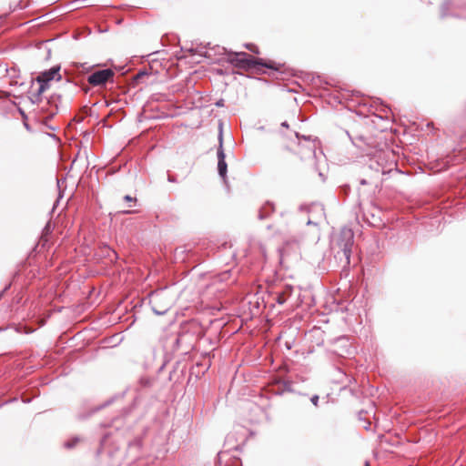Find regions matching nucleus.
I'll return each instance as SVG.
<instances>
[{"mask_svg":"<svg viewBox=\"0 0 466 466\" xmlns=\"http://www.w3.org/2000/svg\"><path fill=\"white\" fill-rule=\"evenodd\" d=\"M245 46H246V48H248V50H250V51H252V52H254V53H256V54H258V51L257 47H256V46H253V45H251V44H246V45H245Z\"/></svg>","mask_w":466,"mask_h":466,"instance_id":"14","label":"nucleus"},{"mask_svg":"<svg viewBox=\"0 0 466 466\" xmlns=\"http://www.w3.org/2000/svg\"><path fill=\"white\" fill-rule=\"evenodd\" d=\"M277 301H278V303H279V304H283V303L285 302V299H284L282 297L279 296V298H278Z\"/></svg>","mask_w":466,"mask_h":466,"instance_id":"19","label":"nucleus"},{"mask_svg":"<svg viewBox=\"0 0 466 466\" xmlns=\"http://www.w3.org/2000/svg\"><path fill=\"white\" fill-rule=\"evenodd\" d=\"M167 180H168L169 182H172V183L177 182V179H176L174 177H172V176H168Z\"/></svg>","mask_w":466,"mask_h":466,"instance_id":"18","label":"nucleus"},{"mask_svg":"<svg viewBox=\"0 0 466 466\" xmlns=\"http://www.w3.org/2000/svg\"><path fill=\"white\" fill-rule=\"evenodd\" d=\"M59 72H60V66H56L48 70L39 73V75L36 76V81L39 83V87H38L36 93L34 95L36 101L39 99L40 96L46 89H48L50 81L55 80V79L59 81L61 79V75Z\"/></svg>","mask_w":466,"mask_h":466,"instance_id":"3","label":"nucleus"},{"mask_svg":"<svg viewBox=\"0 0 466 466\" xmlns=\"http://www.w3.org/2000/svg\"><path fill=\"white\" fill-rule=\"evenodd\" d=\"M50 231V223H47L44 228L45 233H48Z\"/></svg>","mask_w":466,"mask_h":466,"instance_id":"17","label":"nucleus"},{"mask_svg":"<svg viewBox=\"0 0 466 466\" xmlns=\"http://www.w3.org/2000/svg\"><path fill=\"white\" fill-rule=\"evenodd\" d=\"M148 76V73L147 71H139L136 76H135V80L136 81H139L141 80L143 77L145 76Z\"/></svg>","mask_w":466,"mask_h":466,"instance_id":"13","label":"nucleus"},{"mask_svg":"<svg viewBox=\"0 0 466 466\" xmlns=\"http://www.w3.org/2000/svg\"><path fill=\"white\" fill-rule=\"evenodd\" d=\"M331 351L339 356L345 358L352 353V348L347 337H339L334 340Z\"/></svg>","mask_w":466,"mask_h":466,"instance_id":"7","label":"nucleus"},{"mask_svg":"<svg viewBox=\"0 0 466 466\" xmlns=\"http://www.w3.org/2000/svg\"><path fill=\"white\" fill-rule=\"evenodd\" d=\"M78 441H79V439H78V438H74L73 440H71V441H68L65 442V444H64V445H65V447H66V448H67V449H71V448H73V447H75V446H76V442H77Z\"/></svg>","mask_w":466,"mask_h":466,"instance_id":"12","label":"nucleus"},{"mask_svg":"<svg viewBox=\"0 0 466 466\" xmlns=\"http://www.w3.org/2000/svg\"><path fill=\"white\" fill-rule=\"evenodd\" d=\"M107 453H108L110 456H112V455H113V453H112L110 451H107Z\"/></svg>","mask_w":466,"mask_h":466,"instance_id":"22","label":"nucleus"},{"mask_svg":"<svg viewBox=\"0 0 466 466\" xmlns=\"http://www.w3.org/2000/svg\"><path fill=\"white\" fill-rule=\"evenodd\" d=\"M115 73L110 68L96 70L87 76V82L93 86H102L113 80Z\"/></svg>","mask_w":466,"mask_h":466,"instance_id":"6","label":"nucleus"},{"mask_svg":"<svg viewBox=\"0 0 466 466\" xmlns=\"http://www.w3.org/2000/svg\"><path fill=\"white\" fill-rule=\"evenodd\" d=\"M366 155L370 157L371 160H375L377 165L381 167V172H385V167H389L390 168L393 160L390 161V158L393 157V154L389 149H384L383 147L377 148L374 150H366Z\"/></svg>","mask_w":466,"mask_h":466,"instance_id":"4","label":"nucleus"},{"mask_svg":"<svg viewBox=\"0 0 466 466\" xmlns=\"http://www.w3.org/2000/svg\"><path fill=\"white\" fill-rule=\"evenodd\" d=\"M311 223H312V221H311V220H308V222H307V224H308V225H309V224H311Z\"/></svg>","mask_w":466,"mask_h":466,"instance_id":"23","label":"nucleus"},{"mask_svg":"<svg viewBox=\"0 0 466 466\" xmlns=\"http://www.w3.org/2000/svg\"><path fill=\"white\" fill-rule=\"evenodd\" d=\"M227 56L228 62L239 69L249 70L256 68L258 66H261L267 68L278 70V67L275 66L274 62H264L262 59L254 58L245 52L230 51L227 52Z\"/></svg>","mask_w":466,"mask_h":466,"instance_id":"1","label":"nucleus"},{"mask_svg":"<svg viewBox=\"0 0 466 466\" xmlns=\"http://www.w3.org/2000/svg\"><path fill=\"white\" fill-rule=\"evenodd\" d=\"M124 199H125L126 201H129V202H130V201L135 200V198H132V197H130L129 195L125 196V197H124Z\"/></svg>","mask_w":466,"mask_h":466,"instance_id":"16","label":"nucleus"},{"mask_svg":"<svg viewBox=\"0 0 466 466\" xmlns=\"http://www.w3.org/2000/svg\"><path fill=\"white\" fill-rule=\"evenodd\" d=\"M109 436L106 434L100 443V451H106L107 449V442H108Z\"/></svg>","mask_w":466,"mask_h":466,"instance_id":"11","label":"nucleus"},{"mask_svg":"<svg viewBox=\"0 0 466 466\" xmlns=\"http://www.w3.org/2000/svg\"><path fill=\"white\" fill-rule=\"evenodd\" d=\"M152 310L157 315H164L168 311L171 303L167 299L164 292H154L150 298Z\"/></svg>","mask_w":466,"mask_h":466,"instance_id":"5","label":"nucleus"},{"mask_svg":"<svg viewBox=\"0 0 466 466\" xmlns=\"http://www.w3.org/2000/svg\"><path fill=\"white\" fill-rule=\"evenodd\" d=\"M282 126H283V127H288V124H287L286 122H283V123H282Z\"/></svg>","mask_w":466,"mask_h":466,"instance_id":"20","label":"nucleus"},{"mask_svg":"<svg viewBox=\"0 0 466 466\" xmlns=\"http://www.w3.org/2000/svg\"><path fill=\"white\" fill-rule=\"evenodd\" d=\"M310 401L312 402V404L314 406H318V403H319V396L318 395H313L310 399Z\"/></svg>","mask_w":466,"mask_h":466,"instance_id":"15","label":"nucleus"},{"mask_svg":"<svg viewBox=\"0 0 466 466\" xmlns=\"http://www.w3.org/2000/svg\"><path fill=\"white\" fill-rule=\"evenodd\" d=\"M275 208L273 203L267 201L258 211V218L265 219L267 218L272 212H274Z\"/></svg>","mask_w":466,"mask_h":466,"instance_id":"9","label":"nucleus"},{"mask_svg":"<svg viewBox=\"0 0 466 466\" xmlns=\"http://www.w3.org/2000/svg\"><path fill=\"white\" fill-rule=\"evenodd\" d=\"M339 250L335 255L339 259L344 258V265L348 266L350 263L351 248L354 244V235L351 229L343 228L339 234L338 242Z\"/></svg>","mask_w":466,"mask_h":466,"instance_id":"2","label":"nucleus"},{"mask_svg":"<svg viewBox=\"0 0 466 466\" xmlns=\"http://www.w3.org/2000/svg\"><path fill=\"white\" fill-rule=\"evenodd\" d=\"M358 147H361L360 145L357 144L356 142H353Z\"/></svg>","mask_w":466,"mask_h":466,"instance_id":"21","label":"nucleus"},{"mask_svg":"<svg viewBox=\"0 0 466 466\" xmlns=\"http://www.w3.org/2000/svg\"><path fill=\"white\" fill-rule=\"evenodd\" d=\"M301 148H306V157H315L316 155V144L315 142L309 141L307 145L301 146Z\"/></svg>","mask_w":466,"mask_h":466,"instance_id":"10","label":"nucleus"},{"mask_svg":"<svg viewBox=\"0 0 466 466\" xmlns=\"http://www.w3.org/2000/svg\"><path fill=\"white\" fill-rule=\"evenodd\" d=\"M219 147L218 149L217 155H218V175L225 180L227 176V170H228V165L225 160V153L222 147V136H219Z\"/></svg>","mask_w":466,"mask_h":466,"instance_id":"8","label":"nucleus"}]
</instances>
